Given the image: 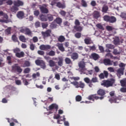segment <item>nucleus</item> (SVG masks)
<instances>
[{
  "mask_svg": "<svg viewBox=\"0 0 126 126\" xmlns=\"http://www.w3.org/2000/svg\"><path fill=\"white\" fill-rule=\"evenodd\" d=\"M49 63L51 67H53V66H56V63L55 62V61L52 60H49Z\"/></svg>",
  "mask_w": 126,
  "mask_h": 126,
  "instance_id": "nucleus-31",
  "label": "nucleus"
},
{
  "mask_svg": "<svg viewBox=\"0 0 126 126\" xmlns=\"http://www.w3.org/2000/svg\"><path fill=\"white\" fill-rule=\"evenodd\" d=\"M120 83L121 84V86H122V87H125V86H126V81L124 80H122L120 81Z\"/></svg>",
  "mask_w": 126,
  "mask_h": 126,
  "instance_id": "nucleus-45",
  "label": "nucleus"
},
{
  "mask_svg": "<svg viewBox=\"0 0 126 126\" xmlns=\"http://www.w3.org/2000/svg\"><path fill=\"white\" fill-rule=\"evenodd\" d=\"M48 26H49V24H48V23H41V26L43 29L47 28Z\"/></svg>",
  "mask_w": 126,
  "mask_h": 126,
  "instance_id": "nucleus-42",
  "label": "nucleus"
},
{
  "mask_svg": "<svg viewBox=\"0 0 126 126\" xmlns=\"http://www.w3.org/2000/svg\"><path fill=\"white\" fill-rule=\"evenodd\" d=\"M31 70V69H30V68L28 67V68H25L24 70V73H29Z\"/></svg>",
  "mask_w": 126,
  "mask_h": 126,
  "instance_id": "nucleus-51",
  "label": "nucleus"
},
{
  "mask_svg": "<svg viewBox=\"0 0 126 126\" xmlns=\"http://www.w3.org/2000/svg\"><path fill=\"white\" fill-rule=\"evenodd\" d=\"M78 53L76 52L73 53L71 55V58L73 61H75L76 60H78Z\"/></svg>",
  "mask_w": 126,
  "mask_h": 126,
  "instance_id": "nucleus-18",
  "label": "nucleus"
},
{
  "mask_svg": "<svg viewBox=\"0 0 126 126\" xmlns=\"http://www.w3.org/2000/svg\"><path fill=\"white\" fill-rule=\"evenodd\" d=\"M37 54L40 55V56H44L45 55V52L42 50H38L37 51Z\"/></svg>",
  "mask_w": 126,
  "mask_h": 126,
  "instance_id": "nucleus-55",
  "label": "nucleus"
},
{
  "mask_svg": "<svg viewBox=\"0 0 126 126\" xmlns=\"http://www.w3.org/2000/svg\"><path fill=\"white\" fill-rule=\"evenodd\" d=\"M96 27L98 28V29H100L101 30H104V28L103 27V26L100 24H97L96 25Z\"/></svg>",
  "mask_w": 126,
  "mask_h": 126,
  "instance_id": "nucleus-53",
  "label": "nucleus"
},
{
  "mask_svg": "<svg viewBox=\"0 0 126 126\" xmlns=\"http://www.w3.org/2000/svg\"><path fill=\"white\" fill-rule=\"evenodd\" d=\"M109 94L110 97H111L109 100V102H110V103H117V100H119V97L115 95V91H113L110 92Z\"/></svg>",
  "mask_w": 126,
  "mask_h": 126,
  "instance_id": "nucleus-6",
  "label": "nucleus"
},
{
  "mask_svg": "<svg viewBox=\"0 0 126 126\" xmlns=\"http://www.w3.org/2000/svg\"><path fill=\"white\" fill-rule=\"evenodd\" d=\"M91 57L92 58V59H93V60H94V61H97V60H98L99 57V55L96 54V53H92L91 54Z\"/></svg>",
  "mask_w": 126,
  "mask_h": 126,
  "instance_id": "nucleus-24",
  "label": "nucleus"
},
{
  "mask_svg": "<svg viewBox=\"0 0 126 126\" xmlns=\"http://www.w3.org/2000/svg\"><path fill=\"white\" fill-rule=\"evenodd\" d=\"M65 40V38H64V37L63 35H61L58 38V41L61 42V43H63V42H64Z\"/></svg>",
  "mask_w": 126,
  "mask_h": 126,
  "instance_id": "nucleus-38",
  "label": "nucleus"
},
{
  "mask_svg": "<svg viewBox=\"0 0 126 126\" xmlns=\"http://www.w3.org/2000/svg\"><path fill=\"white\" fill-rule=\"evenodd\" d=\"M74 30H76L77 32H81L83 30V28L81 26H74Z\"/></svg>",
  "mask_w": 126,
  "mask_h": 126,
  "instance_id": "nucleus-26",
  "label": "nucleus"
},
{
  "mask_svg": "<svg viewBox=\"0 0 126 126\" xmlns=\"http://www.w3.org/2000/svg\"><path fill=\"white\" fill-rule=\"evenodd\" d=\"M97 94H91L87 97V99L94 101L95 100H99H99H103L106 95V91L103 89H99L97 91ZM98 95L100 96L99 97Z\"/></svg>",
  "mask_w": 126,
  "mask_h": 126,
  "instance_id": "nucleus-1",
  "label": "nucleus"
},
{
  "mask_svg": "<svg viewBox=\"0 0 126 126\" xmlns=\"http://www.w3.org/2000/svg\"><path fill=\"white\" fill-rule=\"evenodd\" d=\"M103 63L105 65H112L113 61L109 59H105L103 60Z\"/></svg>",
  "mask_w": 126,
  "mask_h": 126,
  "instance_id": "nucleus-15",
  "label": "nucleus"
},
{
  "mask_svg": "<svg viewBox=\"0 0 126 126\" xmlns=\"http://www.w3.org/2000/svg\"><path fill=\"white\" fill-rule=\"evenodd\" d=\"M82 100V97L80 95H77L76 96V102H80Z\"/></svg>",
  "mask_w": 126,
  "mask_h": 126,
  "instance_id": "nucleus-47",
  "label": "nucleus"
},
{
  "mask_svg": "<svg viewBox=\"0 0 126 126\" xmlns=\"http://www.w3.org/2000/svg\"><path fill=\"white\" fill-rule=\"evenodd\" d=\"M121 17L124 19V20H126V13H122L121 15Z\"/></svg>",
  "mask_w": 126,
  "mask_h": 126,
  "instance_id": "nucleus-62",
  "label": "nucleus"
},
{
  "mask_svg": "<svg viewBox=\"0 0 126 126\" xmlns=\"http://www.w3.org/2000/svg\"><path fill=\"white\" fill-rule=\"evenodd\" d=\"M84 81H85L87 84H88V86L90 88L93 87V83H96V82H98V78L97 77H94L92 78L91 80L90 78L88 77H85L84 79Z\"/></svg>",
  "mask_w": 126,
  "mask_h": 126,
  "instance_id": "nucleus-2",
  "label": "nucleus"
},
{
  "mask_svg": "<svg viewBox=\"0 0 126 126\" xmlns=\"http://www.w3.org/2000/svg\"><path fill=\"white\" fill-rule=\"evenodd\" d=\"M33 43H37L38 42V37L34 36L32 38Z\"/></svg>",
  "mask_w": 126,
  "mask_h": 126,
  "instance_id": "nucleus-63",
  "label": "nucleus"
},
{
  "mask_svg": "<svg viewBox=\"0 0 126 126\" xmlns=\"http://www.w3.org/2000/svg\"><path fill=\"white\" fill-rule=\"evenodd\" d=\"M101 16V15L100 14V12H99L98 11H94L93 13V17L94 18H95V19H98L99 17Z\"/></svg>",
  "mask_w": 126,
  "mask_h": 126,
  "instance_id": "nucleus-19",
  "label": "nucleus"
},
{
  "mask_svg": "<svg viewBox=\"0 0 126 126\" xmlns=\"http://www.w3.org/2000/svg\"><path fill=\"white\" fill-rule=\"evenodd\" d=\"M97 4V3H96V1L95 0H92L91 2V5H92V6H96Z\"/></svg>",
  "mask_w": 126,
  "mask_h": 126,
  "instance_id": "nucleus-58",
  "label": "nucleus"
},
{
  "mask_svg": "<svg viewBox=\"0 0 126 126\" xmlns=\"http://www.w3.org/2000/svg\"><path fill=\"white\" fill-rule=\"evenodd\" d=\"M33 13L35 16H38L39 14H40V12L39 11V10H35L34 11Z\"/></svg>",
  "mask_w": 126,
  "mask_h": 126,
  "instance_id": "nucleus-60",
  "label": "nucleus"
},
{
  "mask_svg": "<svg viewBox=\"0 0 126 126\" xmlns=\"http://www.w3.org/2000/svg\"><path fill=\"white\" fill-rule=\"evenodd\" d=\"M13 4L14 5H16L18 7H19V6H23V5H24V2L20 0H17L14 1Z\"/></svg>",
  "mask_w": 126,
  "mask_h": 126,
  "instance_id": "nucleus-13",
  "label": "nucleus"
},
{
  "mask_svg": "<svg viewBox=\"0 0 126 126\" xmlns=\"http://www.w3.org/2000/svg\"><path fill=\"white\" fill-rule=\"evenodd\" d=\"M103 20L106 22H109V23H115L117 21V18L114 16H110L105 15L103 16Z\"/></svg>",
  "mask_w": 126,
  "mask_h": 126,
  "instance_id": "nucleus-5",
  "label": "nucleus"
},
{
  "mask_svg": "<svg viewBox=\"0 0 126 126\" xmlns=\"http://www.w3.org/2000/svg\"><path fill=\"white\" fill-rule=\"evenodd\" d=\"M109 10V7L108 5H104L102 8L101 11L103 13H107V11Z\"/></svg>",
  "mask_w": 126,
  "mask_h": 126,
  "instance_id": "nucleus-23",
  "label": "nucleus"
},
{
  "mask_svg": "<svg viewBox=\"0 0 126 126\" xmlns=\"http://www.w3.org/2000/svg\"><path fill=\"white\" fill-rule=\"evenodd\" d=\"M58 48L61 52H64V48H63V44H60L58 46Z\"/></svg>",
  "mask_w": 126,
  "mask_h": 126,
  "instance_id": "nucleus-41",
  "label": "nucleus"
},
{
  "mask_svg": "<svg viewBox=\"0 0 126 126\" xmlns=\"http://www.w3.org/2000/svg\"><path fill=\"white\" fill-rule=\"evenodd\" d=\"M39 20L42 22L48 21V19H47V15L40 14L39 15Z\"/></svg>",
  "mask_w": 126,
  "mask_h": 126,
  "instance_id": "nucleus-17",
  "label": "nucleus"
},
{
  "mask_svg": "<svg viewBox=\"0 0 126 126\" xmlns=\"http://www.w3.org/2000/svg\"><path fill=\"white\" fill-rule=\"evenodd\" d=\"M39 49L42 51H48V50L51 49V46L42 44L39 46Z\"/></svg>",
  "mask_w": 126,
  "mask_h": 126,
  "instance_id": "nucleus-12",
  "label": "nucleus"
},
{
  "mask_svg": "<svg viewBox=\"0 0 126 126\" xmlns=\"http://www.w3.org/2000/svg\"><path fill=\"white\" fill-rule=\"evenodd\" d=\"M20 41L23 43L26 42V38L24 35H20L19 37Z\"/></svg>",
  "mask_w": 126,
  "mask_h": 126,
  "instance_id": "nucleus-33",
  "label": "nucleus"
},
{
  "mask_svg": "<svg viewBox=\"0 0 126 126\" xmlns=\"http://www.w3.org/2000/svg\"><path fill=\"white\" fill-rule=\"evenodd\" d=\"M40 9L42 13H49V9H48V8H46L45 7L42 6L40 7Z\"/></svg>",
  "mask_w": 126,
  "mask_h": 126,
  "instance_id": "nucleus-20",
  "label": "nucleus"
},
{
  "mask_svg": "<svg viewBox=\"0 0 126 126\" xmlns=\"http://www.w3.org/2000/svg\"><path fill=\"white\" fill-rule=\"evenodd\" d=\"M35 63L37 65L40 66L41 68H43V69L46 68V63L44 61L41 60H37L35 61Z\"/></svg>",
  "mask_w": 126,
  "mask_h": 126,
  "instance_id": "nucleus-10",
  "label": "nucleus"
},
{
  "mask_svg": "<svg viewBox=\"0 0 126 126\" xmlns=\"http://www.w3.org/2000/svg\"><path fill=\"white\" fill-rule=\"evenodd\" d=\"M24 12L22 11H19L17 13V17L19 18V19H23L24 18Z\"/></svg>",
  "mask_w": 126,
  "mask_h": 126,
  "instance_id": "nucleus-16",
  "label": "nucleus"
},
{
  "mask_svg": "<svg viewBox=\"0 0 126 126\" xmlns=\"http://www.w3.org/2000/svg\"><path fill=\"white\" fill-rule=\"evenodd\" d=\"M12 41H13L14 42H18V39H17V37L16 36V35L13 34V35L12 36Z\"/></svg>",
  "mask_w": 126,
  "mask_h": 126,
  "instance_id": "nucleus-43",
  "label": "nucleus"
},
{
  "mask_svg": "<svg viewBox=\"0 0 126 126\" xmlns=\"http://www.w3.org/2000/svg\"><path fill=\"white\" fill-rule=\"evenodd\" d=\"M78 66L80 68H84L85 67V63L83 61H81L79 63Z\"/></svg>",
  "mask_w": 126,
  "mask_h": 126,
  "instance_id": "nucleus-30",
  "label": "nucleus"
},
{
  "mask_svg": "<svg viewBox=\"0 0 126 126\" xmlns=\"http://www.w3.org/2000/svg\"><path fill=\"white\" fill-rule=\"evenodd\" d=\"M10 11H11L12 12H14V13H16V12L18 11V10H19V9L18 8L17 6L14 5L13 6L10 7Z\"/></svg>",
  "mask_w": 126,
  "mask_h": 126,
  "instance_id": "nucleus-21",
  "label": "nucleus"
},
{
  "mask_svg": "<svg viewBox=\"0 0 126 126\" xmlns=\"http://www.w3.org/2000/svg\"><path fill=\"white\" fill-rule=\"evenodd\" d=\"M114 43L115 45H119L120 44V38L118 37L115 38L114 40Z\"/></svg>",
  "mask_w": 126,
  "mask_h": 126,
  "instance_id": "nucleus-37",
  "label": "nucleus"
},
{
  "mask_svg": "<svg viewBox=\"0 0 126 126\" xmlns=\"http://www.w3.org/2000/svg\"><path fill=\"white\" fill-rule=\"evenodd\" d=\"M84 42L86 45H90V44H91V39L85 38L84 39Z\"/></svg>",
  "mask_w": 126,
  "mask_h": 126,
  "instance_id": "nucleus-39",
  "label": "nucleus"
},
{
  "mask_svg": "<svg viewBox=\"0 0 126 126\" xmlns=\"http://www.w3.org/2000/svg\"><path fill=\"white\" fill-rule=\"evenodd\" d=\"M72 80H74L75 81H78L80 79L79 77H71L70 78Z\"/></svg>",
  "mask_w": 126,
  "mask_h": 126,
  "instance_id": "nucleus-49",
  "label": "nucleus"
},
{
  "mask_svg": "<svg viewBox=\"0 0 126 126\" xmlns=\"http://www.w3.org/2000/svg\"><path fill=\"white\" fill-rule=\"evenodd\" d=\"M55 21L57 24L60 25L63 23V19L60 17H58L55 20Z\"/></svg>",
  "mask_w": 126,
  "mask_h": 126,
  "instance_id": "nucleus-28",
  "label": "nucleus"
},
{
  "mask_svg": "<svg viewBox=\"0 0 126 126\" xmlns=\"http://www.w3.org/2000/svg\"><path fill=\"white\" fill-rule=\"evenodd\" d=\"M34 25H35V28H38L40 27V26H41V23H40V22L39 21L36 22L35 23Z\"/></svg>",
  "mask_w": 126,
  "mask_h": 126,
  "instance_id": "nucleus-54",
  "label": "nucleus"
},
{
  "mask_svg": "<svg viewBox=\"0 0 126 126\" xmlns=\"http://www.w3.org/2000/svg\"><path fill=\"white\" fill-rule=\"evenodd\" d=\"M47 55L50 57H54V56H56V52L54 51L51 50L49 52L47 53Z\"/></svg>",
  "mask_w": 126,
  "mask_h": 126,
  "instance_id": "nucleus-34",
  "label": "nucleus"
},
{
  "mask_svg": "<svg viewBox=\"0 0 126 126\" xmlns=\"http://www.w3.org/2000/svg\"><path fill=\"white\" fill-rule=\"evenodd\" d=\"M106 47L107 48H108V49H111V50L115 49V46L112 44H107L106 45Z\"/></svg>",
  "mask_w": 126,
  "mask_h": 126,
  "instance_id": "nucleus-50",
  "label": "nucleus"
},
{
  "mask_svg": "<svg viewBox=\"0 0 126 126\" xmlns=\"http://www.w3.org/2000/svg\"><path fill=\"white\" fill-rule=\"evenodd\" d=\"M60 14L62 16L64 17L66 14V12L65 11L62 10L60 12Z\"/></svg>",
  "mask_w": 126,
  "mask_h": 126,
  "instance_id": "nucleus-57",
  "label": "nucleus"
},
{
  "mask_svg": "<svg viewBox=\"0 0 126 126\" xmlns=\"http://www.w3.org/2000/svg\"><path fill=\"white\" fill-rule=\"evenodd\" d=\"M41 34L43 39H46V38H48V37H51V35H52V30L49 29L45 32H41Z\"/></svg>",
  "mask_w": 126,
  "mask_h": 126,
  "instance_id": "nucleus-9",
  "label": "nucleus"
},
{
  "mask_svg": "<svg viewBox=\"0 0 126 126\" xmlns=\"http://www.w3.org/2000/svg\"><path fill=\"white\" fill-rule=\"evenodd\" d=\"M30 49L31 51H34L35 50V45L33 43L31 44L30 45Z\"/></svg>",
  "mask_w": 126,
  "mask_h": 126,
  "instance_id": "nucleus-52",
  "label": "nucleus"
},
{
  "mask_svg": "<svg viewBox=\"0 0 126 126\" xmlns=\"http://www.w3.org/2000/svg\"><path fill=\"white\" fill-rule=\"evenodd\" d=\"M20 32L21 33H23L25 35H28V36L32 35V31H31V30H30V29L27 27L21 29L20 30Z\"/></svg>",
  "mask_w": 126,
  "mask_h": 126,
  "instance_id": "nucleus-8",
  "label": "nucleus"
},
{
  "mask_svg": "<svg viewBox=\"0 0 126 126\" xmlns=\"http://www.w3.org/2000/svg\"><path fill=\"white\" fill-rule=\"evenodd\" d=\"M81 5L83 7H87V2L85 0H81Z\"/></svg>",
  "mask_w": 126,
  "mask_h": 126,
  "instance_id": "nucleus-40",
  "label": "nucleus"
},
{
  "mask_svg": "<svg viewBox=\"0 0 126 126\" xmlns=\"http://www.w3.org/2000/svg\"><path fill=\"white\" fill-rule=\"evenodd\" d=\"M12 68V72H14V73H18L19 74H20L21 72H22V68L19 65L18 63H15L11 66Z\"/></svg>",
  "mask_w": 126,
  "mask_h": 126,
  "instance_id": "nucleus-3",
  "label": "nucleus"
},
{
  "mask_svg": "<svg viewBox=\"0 0 126 126\" xmlns=\"http://www.w3.org/2000/svg\"><path fill=\"white\" fill-rule=\"evenodd\" d=\"M75 25H76L75 26H79V25H80V22H79V20L78 19L75 20Z\"/></svg>",
  "mask_w": 126,
  "mask_h": 126,
  "instance_id": "nucleus-59",
  "label": "nucleus"
},
{
  "mask_svg": "<svg viewBox=\"0 0 126 126\" xmlns=\"http://www.w3.org/2000/svg\"><path fill=\"white\" fill-rule=\"evenodd\" d=\"M49 109L50 111H52V110H56V112H58V110L59 109V105L56 103H53L50 105L49 107Z\"/></svg>",
  "mask_w": 126,
  "mask_h": 126,
  "instance_id": "nucleus-14",
  "label": "nucleus"
},
{
  "mask_svg": "<svg viewBox=\"0 0 126 126\" xmlns=\"http://www.w3.org/2000/svg\"><path fill=\"white\" fill-rule=\"evenodd\" d=\"M115 83V79L112 78L110 80H103L102 83L101 84L102 86H104V87H111V86H113V84Z\"/></svg>",
  "mask_w": 126,
  "mask_h": 126,
  "instance_id": "nucleus-4",
  "label": "nucleus"
},
{
  "mask_svg": "<svg viewBox=\"0 0 126 126\" xmlns=\"http://www.w3.org/2000/svg\"><path fill=\"white\" fill-rule=\"evenodd\" d=\"M120 91L123 93H126V88H121L120 89Z\"/></svg>",
  "mask_w": 126,
  "mask_h": 126,
  "instance_id": "nucleus-64",
  "label": "nucleus"
},
{
  "mask_svg": "<svg viewBox=\"0 0 126 126\" xmlns=\"http://www.w3.org/2000/svg\"><path fill=\"white\" fill-rule=\"evenodd\" d=\"M108 70L110 71V72H115V69L113 67H110L108 68Z\"/></svg>",
  "mask_w": 126,
  "mask_h": 126,
  "instance_id": "nucleus-61",
  "label": "nucleus"
},
{
  "mask_svg": "<svg viewBox=\"0 0 126 126\" xmlns=\"http://www.w3.org/2000/svg\"><path fill=\"white\" fill-rule=\"evenodd\" d=\"M75 38H77V39H79L80 38H81V33L76 32L75 34Z\"/></svg>",
  "mask_w": 126,
  "mask_h": 126,
  "instance_id": "nucleus-46",
  "label": "nucleus"
},
{
  "mask_svg": "<svg viewBox=\"0 0 126 126\" xmlns=\"http://www.w3.org/2000/svg\"><path fill=\"white\" fill-rule=\"evenodd\" d=\"M5 33L6 35H9L11 34V28H8L5 30Z\"/></svg>",
  "mask_w": 126,
  "mask_h": 126,
  "instance_id": "nucleus-36",
  "label": "nucleus"
},
{
  "mask_svg": "<svg viewBox=\"0 0 126 126\" xmlns=\"http://www.w3.org/2000/svg\"><path fill=\"white\" fill-rule=\"evenodd\" d=\"M57 6H58V7L59 8H64L65 7V6L61 3V2H58L57 3Z\"/></svg>",
  "mask_w": 126,
  "mask_h": 126,
  "instance_id": "nucleus-35",
  "label": "nucleus"
},
{
  "mask_svg": "<svg viewBox=\"0 0 126 126\" xmlns=\"http://www.w3.org/2000/svg\"><path fill=\"white\" fill-rule=\"evenodd\" d=\"M64 62L66 64H70V63H72V62L71 61V60L70 58L67 57L65 58Z\"/></svg>",
  "mask_w": 126,
  "mask_h": 126,
  "instance_id": "nucleus-29",
  "label": "nucleus"
},
{
  "mask_svg": "<svg viewBox=\"0 0 126 126\" xmlns=\"http://www.w3.org/2000/svg\"><path fill=\"white\" fill-rule=\"evenodd\" d=\"M13 53L16 55V54L18 53L19 52H20V49L18 48H16L14 49H13Z\"/></svg>",
  "mask_w": 126,
  "mask_h": 126,
  "instance_id": "nucleus-48",
  "label": "nucleus"
},
{
  "mask_svg": "<svg viewBox=\"0 0 126 126\" xmlns=\"http://www.w3.org/2000/svg\"><path fill=\"white\" fill-rule=\"evenodd\" d=\"M40 76V73L37 72L36 74L34 73L32 74V78H36L37 77Z\"/></svg>",
  "mask_w": 126,
  "mask_h": 126,
  "instance_id": "nucleus-56",
  "label": "nucleus"
},
{
  "mask_svg": "<svg viewBox=\"0 0 126 126\" xmlns=\"http://www.w3.org/2000/svg\"><path fill=\"white\" fill-rule=\"evenodd\" d=\"M31 65V64L29 61H25L23 64V67H29Z\"/></svg>",
  "mask_w": 126,
  "mask_h": 126,
  "instance_id": "nucleus-27",
  "label": "nucleus"
},
{
  "mask_svg": "<svg viewBox=\"0 0 126 126\" xmlns=\"http://www.w3.org/2000/svg\"><path fill=\"white\" fill-rule=\"evenodd\" d=\"M47 19H48L49 21H53V20H54V17H53V15L50 14H47Z\"/></svg>",
  "mask_w": 126,
  "mask_h": 126,
  "instance_id": "nucleus-32",
  "label": "nucleus"
},
{
  "mask_svg": "<svg viewBox=\"0 0 126 126\" xmlns=\"http://www.w3.org/2000/svg\"><path fill=\"white\" fill-rule=\"evenodd\" d=\"M124 70L125 68H120L119 69H118L117 71V72L118 73V76H119V75H120V76H121V75H124Z\"/></svg>",
  "mask_w": 126,
  "mask_h": 126,
  "instance_id": "nucleus-22",
  "label": "nucleus"
},
{
  "mask_svg": "<svg viewBox=\"0 0 126 126\" xmlns=\"http://www.w3.org/2000/svg\"><path fill=\"white\" fill-rule=\"evenodd\" d=\"M55 61H57V63L58 66H63V57H58V58H55Z\"/></svg>",
  "mask_w": 126,
  "mask_h": 126,
  "instance_id": "nucleus-11",
  "label": "nucleus"
},
{
  "mask_svg": "<svg viewBox=\"0 0 126 126\" xmlns=\"http://www.w3.org/2000/svg\"><path fill=\"white\" fill-rule=\"evenodd\" d=\"M71 84L74 85L76 88H84L85 87V84L82 81L77 82L74 81L71 82Z\"/></svg>",
  "mask_w": 126,
  "mask_h": 126,
  "instance_id": "nucleus-7",
  "label": "nucleus"
},
{
  "mask_svg": "<svg viewBox=\"0 0 126 126\" xmlns=\"http://www.w3.org/2000/svg\"><path fill=\"white\" fill-rule=\"evenodd\" d=\"M25 55V54L23 52V51H21V52H19L15 54L16 57L19 58H23Z\"/></svg>",
  "mask_w": 126,
  "mask_h": 126,
  "instance_id": "nucleus-25",
  "label": "nucleus"
},
{
  "mask_svg": "<svg viewBox=\"0 0 126 126\" xmlns=\"http://www.w3.org/2000/svg\"><path fill=\"white\" fill-rule=\"evenodd\" d=\"M106 30H107V31H113V30H114V29H115L114 28H112V26H107L106 27Z\"/></svg>",
  "mask_w": 126,
  "mask_h": 126,
  "instance_id": "nucleus-44",
  "label": "nucleus"
}]
</instances>
